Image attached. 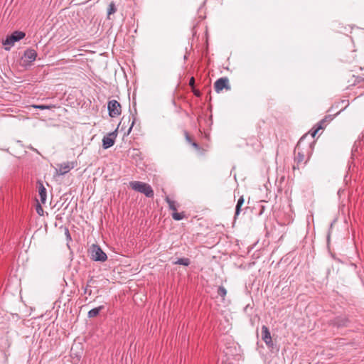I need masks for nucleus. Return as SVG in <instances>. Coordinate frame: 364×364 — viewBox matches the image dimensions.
Instances as JSON below:
<instances>
[{
    "instance_id": "obj_24",
    "label": "nucleus",
    "mask_w": 364,
    "mask_h": 364,
    "mask_svg": "<svg viewBox=\"0 0 364 364\" xmlns=\"http://www.w3.org/2000/svg\"><path fill=\"white\" fill-rule=\"evenodd\" d=\"M188 85H189V86H190L191 88L195 87V78H194V77H191L190 78Z\"/></svg>"
},
{
    "instance_id": "obj_21",
    "label": "nucleus",
    "mask_w": 364,
    "mask_h": 364,
    "mask_svg": "<svg viewBox=\"0 0 364 364\" xmlns=\"http://www.w3.org/2000/svg\"><path fill=\"white\" fill-rule=\"evenodd\" d=\"M282 294L284 295L282 299H285L290 296V289L289 287H284L282 289Z\"/></svg>"
},
{
    "instance_id": "obj_30",
    "label": "nucleus",
    "mask_w": 364,
    "mask_h": 364,
    "mask_svg": "<svg viewBox=\"0 0 364 364\" xmlns=\"http://www.w3.org/2000/svg\"><path fill=\"white\" fill-rule=\"evenodd\" d=\"M338 193V195L340 196V195H341V188H339V189L338 190V193Z\"/></svg>"
},
{
    "instance_id": "obj_9",
    "label": "nucleus",
    "mask_w": 364,
    "mask_h": 364,
    "mask_svg": "<svg viewBox=\"0 0 364 364\" xmlns=\"http://www.w3.org/2000/svg\"><path fill=\"white\" fill-rule=\"evenodd\" d=\"M37 57V52L32 48H28L24 51L23 60L28 64H31Z\"/></svg>"
},
{
    "instance_id": "obj_3",
    "label": "nucleus",
    "mask_w": 364,
    "mask_h": 364,
    "mask_svg": "<svg viewBox=\"0 0 364 364\" xmlns=\"http://www.w3.org/2000/svg\"><path fill=\"white\" fill-rule=\"evenodd\" d=\"M129 186L133 190L144 193L148 198L154 197V191L148 183L141 181H132L129 183Z\"/></svg>"
},
{
    "instance_id": "obj_18",
    "label": "nucleus",
    "mask_w": 364,
    "mask_h": 364,
    "mask_svg": "<svg viewBox=\"0 0 364 364\" xmlns=\"http://www.w3.org/2000/svg\"><path fill=\"white\" fill-rule=\"evenodd\" d=\"M171 215H172V218L175 220H181L185 218L184 212H181V213H178L177 211L173 212Z\"/></svg>"
},
{
    "instance_id": "obj_17",
    "label": "nucleus",
    "mask_w": 364,
    "mask_h": 364,
    "mask_svg": "<svg viewBox=\"0 0 364 364\" xmlns=\"http://www.w3.org/2000/svg\"><path fill=\"white\" fill-rule=\"evenodd\" d=\"M33 107H34L35 109H41V110L51 109L55 107V105H33Z\"/></svg>"
},
{
    "instance_id": "obj_14",
    "label": "nucleus",
    "mask_w": 364,
    "mask_h": 364,
    "mask_svg": "<svg viewBox=\"0 0 364 364\" xmlns=\"http://www.w3.org/2000/svg\"><path fill=\"white\" fill-rule=\"evenodd\" d=\"M244 198L243 196H240V198L238 199L237 200V203L236 204V207H235V219L237 217V215L240 214V211H241V207L242 205H243L244 203Z\"/></svg>"
},
{
    "instance_id": "obj_5",
    "label": "nucleus",
    "mask_w": 364,
    "mask_h": 364,
    "mask_svg": "<svg viewBox=\"0 0 364 364\" xmlns=\"http://www.w3.org/2000/svg\"><path fill=\"white\" fill-rule=\"evenodd\" d=\"M90 258L93 261L105 262L107 259V255L97 245H92L90 250Z\"/></svg>"
},
{
    "instance_id": "obj_10",
    "label": "nucleus",
    "mask_w": 364,
    "mask_h": 364,
    "mask_svg": "<svg viewBox=\"0 0 364 364\" xmlns=\"http://www.w3.org/2000/svg\"><path fill=\"white\" fill-rule=\"evenodd\" d=\"M261 334H262V341L267 346H269L272 345V340L271 334H270L269 328L266 326H262Z\"/></svg>"
},
{
    "instance_id": "obj_6",
    "label": "nucleus",
    "mask_w": 364,
    "mask_h": 364,
    "mask_svg": "<svg viewBox=\"0 0 364 364\" xmlns=\"http://www.w3.org/2000/svg\"><path fill=\"white\" fill-rule=\"evenodd\" d=\"M109 115L112 118L119 116L122 113V106L116 100H109L107 103Z\"/></svg>"
},
{
    "instance_id": "obj_2",
    "label": "nucleus",
    "mask_w": 364,
    "mask_h": 364,
    "mask_svg": "<svg viewBox=\"0 0 364 364\" xmlns=\"http://www.w3.org/2000/svg\"><path fill=\"white\" fill-rule=\"evenodd\" d=\"M333 112V107H331L329 110H328V112L330 113H332ZM341 112V109L340 110H338L336 111L335 113L333 114H329L326 116H325V117L321 119V121H319L315 126L314 127V129L311 130V135L309 136V139H314V136H316V134H317V132L320 130V129H324L327 124L331 122L333 117L338 114H340V112Z\"/></svg>"
},
{
    "instance_id": "obj_13",
    "label": "nucleus",
    "mask_w": 364,
    "mask_h": 364,
    "mask_svg": "<svg viewBox=\"0 0 364 364\" xmlns=\"http://www.w3.org/2000/svg\"><path fill=\"white\" fill-rule=\"evenodd\" d=\"M105 309L104 306H100L98 307L94 308L88 311V316L90 318H94L100 315V313Z\"/></svg>"
},
{
    "instance_id": "obj_16",
    "label": "nucleus",
    "mask_w": 364,
    "mask_h": 364,
    "mask_svg": "<svg viewBox=\"0 0 364 364\" xmlns=\"http://www.w3.org/2000/svg\"><path fill=\"white\" fill-rule=\"evenodd\" d=\"M174 264L183 266H188L191 264V260L189 258H179L177 261L174 262Z\"/></svg>"
},
{
    "instance_id": "obj_4",
    "label": "nucleus",
    "mask_w": 364,
    "mask_h": 364,
    "mask_svg": "<svg viewBox=\"0 0 364 364\" xmlns=\"http://www.w3.org/2000/svg\"><path fill=\"white\" fill-rule=\"evenodd\" d=\"M25 36L26 33L24 32L19 31H16L11 35L7 36L6 39L2 41V43L5 46V50H9L16 42L23 39Z\"/></svg>"
},
{
    "instance_id": "obj_19",
    "label": "nucleus",
    "mask_w": 364,
    "mask_h": 364,
    "mask_svg": "<svg viewBox=\"0 0 364 364\" xmlns=\"http://www.w3.org/2000/svg\"><path fill=\"white\" fill-rule=\"evenodd\" d=\"M116 11H117V8H116L115 4L114 2H111L109 4V6H108V9H107V16H108V18L109 17V16L111 14H114Z\"/></svg>"
},
{
    "instance_id": "obj_20",
    "label": "nucleus",
    "mask_w": 364,
    "mask_h": 364,
    "mask_svg": "<svg viewBox=\"0 0 364 364\" xmlns=\"http://www.w3.org/2000/svg\"><path fill=\"white\" fill-rule=\"evenodd\" d=\"M218 295L223 298V299H225V296L227 294V290L223 286H220L218 288L217 291Z\"/></svg>"
},
{
    "instance_id": "obj_31",
    "label": "nucleus",
    "mask_w": 364,
    "mask_h": 364,
    "mask_svg": "<svg viewBox=\"0 0 364 364\" xmlns=\"http://www.w3.org/2000/svg\"><path fill=\"white\" fill-rule=\"evenodd\" d=\"M42 316H43V315H40V316H38L36 317H34L33 318H38L42 317Z\"/></svg>"
},
{
    "instance_id": "obj_28",
    "label": "nucleus",
    "mask_w": 364,
    "mask_h": 364,
    "mask_svg": "<svg viewBox=\"0 0 364 364\" xmlns=\"http://www.w3.org/2000/svg\"><path fill=\"white\" fill-rule=\"evenodd\" d=\"M135 120H136V119L134 118L133 120H132V124H131L129 129H128L127 134H129V133L131 132V130H132V127H133V126H134V124L135 123Z\"/></svg>"
},
{
    "instance_id": "obj_23",
    "label": "nucleus",
    "mask_w": 364,
    "mask_h": 364,
    "mask_svg": "<svg viewBox=\"0 0 364 364\" xmlns=\"http://www.w3.org/2000/svg\"><path fill=\"white\" fill-rule=\"evenodd\" d=\"M184 135H185V137H186V141L189 143V144H191L193 140L192 139V137L189 135L188 132H186V131H184Z\"/></svg>"
},
{
    "instance_id": "obj_29",
    "label": "nucleus",
    "mask_w": 364,
    "mask_h": 364,
    "mask_svg": "<svg viewBox=\"0 0 364 364\" xmlns=\"http://www.w3.org/2000/svg\"><path fill=\"white\" fill-rule=\"evenodd\" d=\"M191 144L197 150L200 149L199 145L194 141Z\"/></svg>"
},
{
    "instance_id": "obj_22",
    "label": "nucleus",
    "mask_w": 364,
    "mask_h": 364,
    "mask_svg": "<svg viewBox=\"0 0 364 364\" xmlns=\"http://www.w3.org/2000/svg\"><path fill=\"white\" fill-rule=\"evenodd\" d=\"M36 212L39 215H43V209L41 206V205L40 203H37L36 205Z\"/></svg>"
},
{
    "instance_id": "obj_7",
    "label": "nucleus",
    "mask_w": 364,
    "mask_h": 364,
    "mask_svg": "<svg viewBox=\"0 0 364 364\" xmlns=\"http://www.w3.org/2000/svg\"><path fill=\"white\" fill-rule=\"evenodd\" d=\"M117 136V129L112 132L106 134L102 139L103 149H107L112 146L115 143Z\"/></svg>"
},
{
    "instance_id": "obj_26",
    "label": "nucleus",
    "mask_w": 364,
    "mask_h": 364,
    "mask_svg": "<svg viewBox=\"0 0 364 364\" xmlns=\"http://www.w3.org/2000/svg\"><path fill=\"white\" fill-rule=\"evenodd\" d=\"M90 287L89 285L86 286V287L85 288V290H84L85 294H88V295L91 294V289H90Z\"/></svg>"
},
{
    "instance_id": "obj_25",
    "label": "nucleus",
    "mask_w": 364,
    "mask_h": 364,
    "mask_svg": "<svg viewBox=\"0 0 364 364\" xmlns=\"http://www.w3.org/2000/svg\"><path fill=\"white\" fill-rule=\"evenodd\" d=\"M192 92H193L194 95L199 97L201 95V92L200 90H196L195 87L192 88Z\"/></svg>"
},
{
    "instance_id": "obj_12",
    "label": "nucleus",
    "mask_w": 364,
    "mask_h": 364,
    "mask_svg": "<svg viewBox=\"0 0 364 364\" xmlns=\"http://www.w3.org/2000/svg\"><path fill=\"white\" fill-rule=\"evenodd\" d=\"M74 168V164L73 163H63L60 165H59L58 171L60 174L64 175L67 173H68L71 169Z\"/></svg>"
},
{
    "instance_id": "obj_27",
    "label": "nucleus",
    "mask_w": 364,
    "mask_h": 364,
    "mask_svg": "<svg viewBox=\"0 0 364 364\" xmlns=\"http://www.w3.org/2000/svg\"><path fill=\"white\" fill-rule=\"evenodd\" d=\"M65 235H66V237L68 240H71V236H70V232H69V230L68 228L65 229Z\"/></svg>"
},
{
    "instance_id": "obj_8",
    "label": "nucleus",
    "mask_w": 364,
    "mask_h": 364,
    "mask_svg": "<svg viewBox=\"0 0 364 364\" xmlns=\"http://www.w3.org/2000/svg\"><path fill=\"white\" fill-rule=\"evenodd\" d=\"M214 89L216 92H220L223 89L230 90L231 87L229 84V80L228 77H220L214 83Z\"/></svg>"
},
{
    "instance_id": "obj_15",
    "label": "nucleus",
    "mask_w": 364,
    "mask_h": 364,
    "mask_svg": "<svg viewBox=\"0 0 364 364\" xmlns=\"http://www.w3.org/2000/svg\"><path fill=\"white\" fill-rule=\"evenodd\" d=\"M165 200L168 203L170 210H171L173 212L177 211V206H176V201L171 200L168 197H166Z\"/></svg>"
},
{
    "instance_id": "obj_1",
    "label": "nucleus",
    "mask_w": 364,
    "mask_h": 364,
    "mask_svg": "<svg viewBox=\"0 0 364 364\" xmlns=\"http://www.w3.org/2000/svg\"><path fill=\"white\" fill-rule=\"evenodd\" d=\"M315 140L309 139L308 134L300 138L294 151V162L293 168H299L300 165L305 164L310 159L315 145Z\"/></svg>"
},
{
    "instance_id": "obj_11",
    "label": "nucleus",
    "mask_w": 364,
    "mask_h": 364,
    "mask_svg": "<svg viewBox=\"0 0 364 364\" xmlns=\"http://www.w3.org/2000/svg\"><path fill=\"white\" fill-rule=\"evenodd\" d=\"M38 188L41 202L44 204L47 198V192L42 182L38 181Z\"/></svg>"
}]
</instances>
